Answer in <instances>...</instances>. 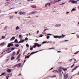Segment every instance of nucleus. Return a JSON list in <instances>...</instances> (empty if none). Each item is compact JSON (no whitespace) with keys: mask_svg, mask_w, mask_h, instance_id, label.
<instances>
[{"mask_svg":"<svg viewBox=\"0 0 79 79\" xmlns=\"http://www.w3.org/2000/svg\"><path fill=\"white\" fill-rule=\"evenodd\" d=\"M66 35H64L63 34H62V36H59L58 35H55L54 36L53 35V36H54V38L55 39H57V38H64V37Z\"/></svg>","mask_w":79,"mask_h":79,"instance_id":"f257e3e1","label":"nucleus"},{"mask_svg":"<svg viewBox=\"0 0 79 79\" xmlns=\"http://www.w3.org/2000/svg\"><path fill=\"white\" fill-rule=\"evenodd\" d=\"M16 67H17V68H19V67H20V63H19L18 64L14 65L13 67V68H16Z\"/></svg>","mask_w":79,"mask_h":79,"instance_id":"f03ea898","label":"nucleus"},{"mask_svg":"<svg viewBox=\"0 0 79 79\" xmlns=\"http://www.w3.org/2000/svg\"><path fill=\"white\" fill-rule=\"evenodd\" d=\"M64 79H66L68 77V74L67 73L66 75H65V74L64 73Z\"/></svg>","mask_w":79,"mask_h":79,"instance_id":"7ed1b4c3","label":"nucleus"},{"mask_svg":"<svg viewBox=\"0 0 79 79\" xmlns=\"http://www.w3.org/2000/svg\"><path fill=\"white\" fill-rule=\"evenodd\" d=\"M43 50H41L38 51L32 52L31 53L30 55H33V54H34V53H37V52H40V51H42Z\"/></svg>","mask_w":79,"mask_h":79,"instance_id":"20e7f679","label":"nucleus"},{"mask_svg":"<svg viewBox=\"0 0 79 79\" xmlns=\"http://www.w3.org/2000/svg\"><path fill=\"white\" fill-rule=\"evenodd\" d=\"M10 46H11V47H12V46H13V44H11V43H9V44H8L7 46L8 47H10Z\"/></svg>","mask_w":79,"mask_h":79,"instance_id":"39448f33","label":"nucleus"},{"mask_svg":"<svg viewBox=\"0 0 79 79\" xmlns=\"http://www.w3.org/2000/svg\"><path fill=\"white\" fill-rule=\"evenodd\" d=\"M79 67V65L75 67L72 70V72H73V71H74V70H76V69H77V68Z\"/></svg>","mask_w":79,"mask_h":79,"instance_id":"423d86ee","label":"nucleus"},{"mask_svg":"<svg viewBox=\"0 0 79 79\" xmlns=\"http://www.w3.org/2000/svg\"><path fill=\"white\" fill-rule=\"evenodd\" d=\"M61 26V24H57L55 25V27H60Z\"/></svg>","mask_w":79,"mask_h":79,"instance_id":"0eeeda50","label":"nucleus"},{"mask_svg":"<svg viewBox=\"0 0 79 79\" xmlns=\"http://www.w3.org/2000/svg\"><path fill=\"white\" fill-rule=\"evenodd\" d=\"M20 15H26V12H20Z\"/></svg>","mask_w":79,"mask_h":79,"instance_id":"6e6552de","label":"nucleus"},{"mask_svg":"<svg viewBox=\"0 0 79 79\" xmlns=\"http://www.w3.org/2000/svg\"><path fill=\"white\" fill-rule=\"evenodd\" d=\"M15 37L13 36L12 37L11 39L10 40V41H12V40H15Z\"/></svg>","mask_w":79,"mask_h":79,"instance_id":"1a4fd4ad","label":"nucleus"},{"mask_svg":"<svg viewBox=\"0 0 79 79\" xmlns=\"http://www.w3.org/2000/svg\"><path fill=\"white\" fill-rule=\"evenodd\" d=\"M32 13L33 14H35V13H37V10H34L32 11Z\"/></svg>","mask_w":79,"mask_h":79,"instance_id":"9d476101","label":"nucleus"},{"mask_svg":"<svg viewBox=\"0 0 79 79\" xmlns=\"http://www.w3.org/2000/svg\"><path fill=\"white\" fill-rule=\"evenodd\" d=\"M36 46L38 47H41V45L38 44L37 43H36Z\"/></svg>","mask_w":79,"mask_h":79,"instance_id":"9b49d317","label":"nucleus"},{"mask_svg":"<svg viewBox=\"0 0 79 79\" xmlns=\"http://www.w3.org/2000/svg\"><path fill=\"white\" fill-rule=\"evenodd\" d=\"M14 42L15 44H17L18 43V39H16L14 41Z\"/></svg>","mask_w":79,"mask_h":79,"instance_id":"f8f14e48","label":"nucleus"},{"mask_svg":"<svg viewBox=\"0 0 79 79\" xmlns=\"http://www.w3.org/2000/svg\"><path fill=\"white\" fill-rule=\"evenodd\" d=\"M6 76V73H2V74L0 75V76Z\"/></svg>","mask_w":79,"mask_h":79,"instance_id":"ddd939ff","label":"nucleus"},{"mask_svg":"<svg viewBox=\"0 0 79 79\" xmlns=\"http://www.w3.org/2000/svg\"><path fill=\"white\" fill-rule=\"evenodd\" d=\"M31 7H32V8H36V6L33 5L31 6Z\"/></svg>","mask_w":79,"mask_h":79,"instance_id":"4468645a","label":"nucleus"},{"mask_svg":"<svg viewBox=\"0 0 79 79\" xmlns=\"http://www.w3.org/2000/svg\"><path fill=\"white\" fill-rule=\"evenodd\" d=\"M20 58V54H19L16 58V60H18Z\"/></svg>","mask_w":79,"mask_h":79,"instance_id":"2eb2a0df","label":"nucleus"},{"mask_svg":"<svg viewBox=\"0 0 79 79\" xmlns=\"http://www.w3.org/2000/svg\"><path fill=\"white\" fill-rule=\"evenodd\" d=\"M10 4L9 2H7L5 4V6H8V5Z\"/></svg>","mask_w":79,"mask_h":79,"instance_id":"dca6fc26","label":"nucleus"},{"mask_svg":"<svg viewBox=\"0 0 79 79\" xmlns=\"http://www.w3.org/2000/svg\"><path fill=\"white\" fill-rule=\"evenodd\" d=\"M10 50H11V48H9L6 50V52H8V51H10Z\"/></svg>","mask_w":79,"mask_h":79,"instance_id":"f3484780","label":"nucleus"},{"mask_svg":"<svg viewBox=\"0 0 79 79\" xmlns=\"http://www.w3.org/2000/svg\"><path fill=\"white\" fill-rule=\"evenodd\" d=\"M52 72H53V73H58V71L56 70H55L52 71Z\"/></svg>","mask_w":79,"mask_h":79,"instance_id":"a211bd4d","label":"nucleus"},{"mask_svg":"<svg viewBox=\"0 0 79 79\" xmlns=\"http://www.w3.org/2000/svg\"><path fill=\"white\" fill-rule=\"evenodd\" d=\"M37 46V44H36V43H35V45H34L33 46V47L34 48H35Z\"/></svg>","mask_w":79,"mask_h":79,"instance_id":"6ab92c4d","label":"nucleus"},{"mask_svg":"<svg viewBox=\"0 0 79 79\" xmlns=\"http://www.w3.org/2000/svg\"><path fill=\"white\" fill-rule=\"evenodd\" d=\"M76 9L75 8H73L71 10V11H76Z\"/></svg>","mask_w":79,"mask_h":79,"instance_id":"aec40b11","label":"nucleus"},{"mask_svg":"<svg viewBox=\"0 0 79 79\" xmlns=\"http://www.w3.org/2000/svg\"><path fill=\"white\" fill-rule=\"evenodd\" d=\"M5 43H2L1 44H0V46H2V45H3L4 44H5Z\"/></svg>","mask_w":79,"mask_h":79,"instance_id":"412c9836","label":"nucleus"},{"mask_svg":"<svg viewBox=\"0 0 79 79\" xmlns=\"http://www.w3.org/2000/svg\"><path fill=\"white\" fill-rule=\"evenodd\" d=\"M62 69H63V70L64 71H66V70H67V69L66 68L65 69L62 68Z\"/></svg>","mask_w":79,"mask_h":79,"instance_id":"4be33fe9","label":"nucleus"},{"mask_svg":"<svg viewBox=\"0 0 79 79\" xmlns=\"http://www.w3.org/2000/svg\"><path fill=\"white\" fill-rule=\"evenodd\" d=\"M30 56V55H29V56H28L25 57V59H26V58H29Z\"/></svg>","mask_w":79,"mask_h":79,"instance_id":"5701e85b","label":"nucleus"},{"mask_svg":"<svg viewBox=\"0 0 79 79\" xmlns=\"http://www.w3.org/2000/svg\"><path fill=\"white\" fill-rule=\"evenodd\" d=\"M50 2L51 3V4H54V3H54V2L52 1H50Z\"/></svg>","mask_w":79,"mask_h":79,"instance_id":"b1692460","label":"nucleus"},{"mask_svg":"<svg viewBox=\"0 0 79 79\" xmlns=\"http://www.w3.org/2000/svg\"><path fill=\"white\" fill-rule=\"evenodd\" d=\"M27 50L24 51V52H23V55H24V53H26V52H27Z\"/></svg>","mask_w":79,"mask_h":79,"instance_id":"393cba45","label":"nucleus"},{"mask_svg":"<svg viewBox=\"0 0 79 79\" xmlns=\"http://www.w3.org/2000/svg\"><path fill=\"white\" fill-rule=\"evenodd\" d=\"M13 16H10L9 17V19H12L13 18Z\"/></svg>","mask_w":79,"mask_h":79,"instance_id":"a878e982","label":"nucleus"},{"mask_svg":"<svg viewBox=\"0 0 79 79\" xmlns=\"http://www.w3.org/2000/svg\"><path fill=\"white\" fill-rule=\"evenodd\" d=\"M73 60V59H70L69 60V62H71Z\"/></svg>","mask_w":79,"mask_h":79,"instance_id":"bb28decb","label":"nucleus"},{"mask_svg":"<svg viewBox=\"0 0 79 79\" xmlns=\"http://www.w3.org/2000/svg\"><path fill=\"white\" fill-rule=\"evenodd\" d=\"M25 40H22L21 41H20V43H23V42H24Z\"/></svg>","mask_w":79,"mask_h":79,"instance_id":"cd10ccee","label":"nucleus"},{"mask_svg":"<svg viewBox=\"0 0 79 79\" xmlns=\"http://www.w3.org/2000/svg\"><path fill=\"white\" fill-rule=\"evenodd\" d=\"M13 59H15V57L13 56H12L11 58V60H13Z\"/></svg>","mask_w":79,"mask_h":79,"instance_id":"c85d7f7f","label":"nucleus"},{"mask_svg":"<svg viewBox=\"0 0 79 79\" xmlns=\"http://www.w3.org/2000/svg\"><path fill=\"white\" fill-rule=\"evenodd\" d=\"M47 5H48L49 6H50V3H47Z\"/></svg>","mask_w":79,"mask_h":79,"instance_id":"c756f323","label":"nucleus"},{"mask_svg":"<svg viewBox=\"0 0 79 79\" xmlns=\"http://www.w3.org/2000/svg\"><path fill=\"white\" fill-rule=\"evenodd\" d=\"M20 51V50H19V51H18L17 53V55H18Z\"/></svg>","mask_w":79,"mask_h":79,"instance_id":"7c9ffc66","label":"nucleus"},{"mask_svg":"<svg viewBox=\"0 0 79 79\" xmlns=\"http://www.w3.org/2000/svg\"><path fill=\"white\" fill-rule=\"evenodd\" d=\"M11 71L10 69H9L7 70V72H8V73H10Z\"/></svg>","mask_w":79,"mask_h":79,"instance_id":"2f4dec72","label":"nucleus"},{"mask_svg":"<svg viewBox=\"0 0 79 79\" xmlns=\"http://www.w3.org/2000/svg\"><path fill=\"white\" fill-rule=\"evenodd\" d=\"M19 29V26H17V27L16 28V30H18V29Z\"/></svg>","mask_w":79,"mask_h":79,"instance_id":"473e14b6","label":"nucleus"},{"mask_svg":"<svg viewBox=\"0 0 79 79\" xmlns=\"http://www.w3.org/2000/svg\"><path fill=\"white\" fill-rule=\"evenodd\" d=\"M55 49V48H50L49 49H48V50H52V49Z\"/></svg>","mask_w":79,"mask_h":79,"instance_id":"72a5a7b5","label":"nucleus"},{"mask_svg":"<svg viewBox=\"0 0 79 79\" xmlns=\"http://www.w3.org/2000/svg\"><path fill=\"white\" fill-rule=\"evenodd\" d=\"M46 38L47 39H49V38H50V36H47L46 37Z\"/></svg>","mask_w":79,"mask_h":79,"instance_id":"f704fd0d","label":"nucleus"},{"mask_svg":"<svg viewBox=\"0 0 79 79\" xmlns=\"http://www.w3.org/2000/svg\"><path fill=\"white\" fill-rule=\"evenodd\" d=\"M55 2L56 3V2H58V1L57 0H54V3H55Z\"/></svg>","mask_w":79,"mask_h":79,"instance_id":"c9c22d12","label":"nucleus"},{"mask_svg":"<svg viewBox=\"0 0 79 79\" xmlns=\"http://www.w3.org/2000/svg\"><path fill=\"white\" fill-rule=\"evenodd\" d=\"M59 76H60V77H61V76H62V74H61V73H59Z\"/></svg>","mask_w":79,"mask_h":79,"instance_id":"e433bc0d","label":"nucleus"},{"mask_svg":"<svg viewBox=\"0 0 79 79\" xmlns=\"http://www.w3.org/2000/svg\"><path fill=\"white\" fill-rule=\"evenodd\" d=\"M74 0H70L69 1V3H70V2H73V1H74Z\"/></svg>","mask_w":79,"mask_h":79,"instance_id":"4c0bfd02","label":"nucleus"},{"mask_svg":"<svg viewBox=\"0 0 79 79\" xmlns=\"http://www.w3.org/2000/svg\"><path fill=\"white\" fill-rule=\"evenodd\" d=\"M32 14H33L32 13V12H31V13H30L29 14V15H32Z\"/></svg>","mask_w":79,"mask_h":79,"instance_id":"58836bf2","label":"nucleus"},{"mask_svg":"<svg viewBox=\"0 0 79 79\" xmlns=\"http://www.w3.org/2000/svg\"><path fill=\"white\" fill-rule=\"evenodd\" d=\"M49 29H45L44 31V32H45V31H46V30H49Z\"/></svg>","mask_w":79,"mask_h":79,"instance_id":"ea45409f","label":"nucleus"},{"mask_svg":"<svg viewBox=\"0 0 79 79\" xmlns=\"http://www.w3.org/2000/svg\"><path fill=\"white\" fill-rule=\"evenodd\" d=\"M7 28H8V27L7 26H6L4 28V29H7Z\"/></svg>","mask_w":79,"mask_h":79,"instance_id":"a19ab883","label":"nucleus"},{"mask_svg":"<svg viewBox=\"0 0 79 79\" xmlns=\"http://www.w3.org/2000/svg\"><path fill=\"white\" fill-rule=\"evenodd\" d=\"M43 37V35L42 34H41V35L39 36V37Z\"/></svg>","mask_w":79,"mask_h":79,"instance_id":"79ce46f5","label":"nucleus"},{"mask_svg":"<svg viewBox=\"0 0 79 79\" xmlns=\"http://www.w3.org/2000/svg\"><path fill=\"white\" fill-rule=\"evenodd\" d=\"M5 36H2V39H5Z\"/></svg>","mask_w":79,"mask_h":79,"instance_id":"37998d69","label":"nucleus"},{"mask_svg":"<svg viewBox=\"0 0 79 79\" xmlns=\"http://www.w3.org/2000/svg\"><path fill=\"white\" fill-rule=\"evenodd\" d=\"M15 46L17 47H19V44H15Z\"/></svg>","mask_w":79,"mask_h":79,"instance_id":"c03bdc74","label":"nucleus"},{"mask_svg":"<svg viewBox=\"0 0 79 79\" xmlns=\"http://www.w3.org/2000/svg\"><path fill=\"white\" fill-rule=\"evenodd\" d=\"M28 40V38H26L24 40Z\"/></svg>","mask_w":79,"mask_h":79,"instance_id":"a18cd8bd","label":"nucleus"},{"mask_svg":"<svg viewBox=\"0 0 79 79\" xmlns=\"http://www.w3.org/2000/svg\"><path fill=\"white\" fill-rule=\"evenodd\" d=\"M47 35H52L50 34H48Z\"/></svg>","mask_w":79,"mask_h":79,"instance_id":"49530a36","label":"nucleus"},{"mask_svg":"<svg viewBox=\"0 0 79 79\" xmlns=\"http://www.w3.org/2000/svg\"><path fill=\"white\" fill-rule=\"evenodd\" d=\"M8 75H9V76H13V75H12V73H11V74H8Z\"/></svg>","mask_w":79,"mask_h":79,"instance_id":"de8ad7c7","label":"nucleus"},{"mask_svg":"<svg viewBox=\"0 0 79 79\" xmlns=\"http://www.w3.org/2000/svg\"><path fill=\"white\" fill-rule=\"evenodd\" d=\"M64 4H65V3H63L60 4V5H64Z\"/></svg>","mask_w":79,"mask_h":79,"instance_id":"09e8293b","label":"nucleus"},{"mask_svg":"<svg viewBox=\"0 0 79 79\" xmlns=\"http://www.w3.org/2000/svg\"><path fill=\"white\" fill-rule=\"evenodd\" d=\"M33 50V47L30 48V50Z\"/></svg>","mask_w":79,"mask_h":79,"instance_id":"8fccbe9b","label":"nucleus"},{"mask_svg":"<svg viewBox=\"0 0 79 79\" xmlns=\"http://www.w3.org/2000/svg\"><path fill=\"white\" fill-rule=\"evenodd\" d=\"M47 41H44L43 42V44H45L46 43H47Z\"/></svg>","mask_w":79,"mask_h":79,"instance_id":"3c124183","label":"nucleus"},{"mask_svg":"<svg viewBox=\"0 0 79 79\" xmlns=\"http://www.w3.org/2000/svg\"><path fill=\"white\" fill-rule=\"evenodd\" d=\"M15 48H11V50H15Z\"/></svg>","mask_w":79,"mask_h":79,"instance_id":"603ef678","label":"nucleus"},{"mask_svg":"<svg viewBox=\"0 0 79 79\" xmlns=\"http://www.w3.org/2000/svg\"><path fill=\"white\" fill-rule=\"evenodd\" d=\"M26 46L27 47H29V44H26Z\"/></svg>","mask_w":79,"mask_h":79,"instance_id":"864d4df0","label":"nucleus"},{"mask_svg":"<svg viewBox=\"0 0 79 79\" xmlns=\"http://www.w3.org/2000/svg\"><path fill=\"white\" fill-rule=\"evenodd\" d=\"M75 2V1H72V3H74L75 2Z\"/></svg>","mask_w":79,"mask_h":79,"instance_id":"5fc2aeb1","label":"nucleus"},{"mask_svg":"<svg viewBox=\"0 0 79 79\" xmlns=\"http://www.w3.org/2000/svg\"><path fill=\"white\" fill-rule=\"evenodd\" d=\"M53 69V67H52V68H51L49 70V71H50V70H52V69Z\"/></svg>","mask_w":79,"mask_h":79,"instance_id":"6e6d98bb","label":"nucleus"},{"mask_svg":"<svg viewBox=\"0 0 79 79\" xmlns=\"http://www.w3.org/2000/svg\"><path fill=\"white\" fill-rule=\"evenodd\" d=\"M79 0H77L76 1H74V2H79Z\"/></svg>","mask_w":79,"mask_h":79,"instance_id":"4d7b16f0","label":"nucleus"},{"mask_svg":"<svg viewBox=\"0 0 79 79\" xmlns=\"http://www.w3.org/2000/svg\"><path fill=\"white\" fill-rule=\"evenodd\" d=\"M58 53H61V51H59L57 52Z\"/></svg>","mask_w":79,"mask_h":79,"instance_id":"13d9d810","label":"nucleus"},{"mask_svg":"<svg viewBox=\"0 0 79 79\" xmlns=\"http://www.w3.org/2000/svg\"><path fill=\"white\" fill-rule=\"evenodd\" d=\"M56 77V75H55L52 77Z\"/></svg>","mask_w":79,"mask_h":79,"instance_id":"bf43d9fd","label":"nucleus"},{"mask_svg":"<svg viewBox=\"0 0 79 79\" xmlns=\"http://www.w3.org/2000/svg\"><path fill=\"white\" fill-rule=\"evenodd\" d=\"M44 28L45 29H48L46 27H45Z\"/></svg>","mask_w":79,"mask_h":79,"instance_id":"052dcab7","label":"nucleus"},{"mask_svg":"<svg viewBox=\"0 0 79 79\" xmlns=\"http://www.w3.org/2000/svg\"><path fill=\"white\" fill-rule=\"evenodd\" d=\"M10 76H7L6 77H7L8 78V77H10Z\"/></svg>","mask_w":79,"mask_h":79,"instance_id":"680f3d73","label":"nucleus"},{"mask_svg":"<svg viewBox=\"0 0 79 79\" xmlns=\"http://www.w3.org/2000/svg\"><path fill=\"white\" fill-rule=\"evenodd\" d=\"M15 14H17L18 13V11L15 12Z\"/></svg>","mask_w":79,"mask_h":79,"instance_id":"e2e57ef3","label":"nucleus"},{"mask_svg":"<svg viewBox=\"0 0 79 79\" xmlns=\"http://www.w3.org/2000/svg\"><path fill=\"white\" fill-rule=\"evenodd\" d=\"M61 0H58L57 2H60Z\"/></svg>","mask_w":79,"mask_h":79,"instance_id":"0e129e2a","label":"nucleus"},{"mask_svg":"<svg viewBox=\"0 0 79 79\" xmlns=\"http://www.w3.org/2000/svg\"><path fill=\"white\" fill-rule=\"evenodd\" d=\"M13 54H14V55H15V52H13Z\"/></svg>","mask_w":79,"mask_h":79,"instance_id":"69168bd1","label":"nucleus"},{"mask_svg":"<svg viewBox=\"0 0 79 79\" xmlns=\"http://www.w3.org/2000/svg\"><path fill=\"white\" fill-rule=\"evenodd\" d=\"M68 13H69V12H68V11L66 12V14H68Z\"/></svg>","mask_w":79,"mask_h":79,"instance_id":"338daca9","label":"nucleus"},{"mask_svg":"<svg viewBox=\"0 0 79 79\" xmlns=\"http://www.w3.org/2000/svg\"><path fill=\"white\" fill-rule=\"evenodd\" d=\"M68 40H65L64 42H68Z\"/></svg>","mask_w":79,"mask_h":79,"instance_id":"774afa93","label":"nucleus"}]
</instances>
